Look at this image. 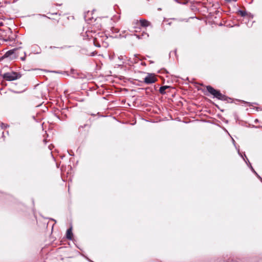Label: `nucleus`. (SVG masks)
Wrapping results in <instances>:
<instances>
[{"label": "nucleus", "mask_w": 262, "mask_h": 262, "mask_svg": "<svg viewBox=\"0 0 262 262\" xmlns=\"http://www.w3.org/2000/svg\"><path fill=\"white\" fill-rule=\"evenodd\" d=\"M21 74L16 72H7L3 74V77L7 81H13L20 78Z\"/></svg>", "instance_id": "1"}, {"label": "nucleus", "mask_w": 262, "mask_h": 262, "mask_svg": "<svg viewBox=\"0 0 262 262\" xmlns=\"http://www.w3.org/2000/svg\"><path fill=\"white\" fill-rule=\"evenodd\" d=\"M207 91L214 97H215L220 100H224L225 96L223 95L219 91L214 89L211 86L208 85L206 86Z\"/></svg>", "instance_id": "2"}, {"label": "nucleus", "mask_w": 262, "mask_h": 262, "mask_svg": "<svg viewBox=\"0 0 262 262\" xmlns=\"http://www.w3.org/2000/svg\"><path fill=\"white\" fill-rule=\"evenodd\" d=\"M157 80L155 75L153 74H148L144 78V82L147 84L155 83Z\"/></svg>", "instance_id": "3"}, {"label": "nucleus", "mask_w": 262, "mask_h": 262, "mask_svg": "<svg viewBox=\"0 0 262 262\" xmlns=\"http://www.w3.org/2000/svg\"><path fill=\"white\" fill-rule=\"evenodd\" d=\"M73 233L72 228H69L67 230L66 233V237L68 239L71 240L72 239Z\"/></svg>", "instance_id": "4"}, {"label": "nucleus", "mask_w": 262, "mask_h": 262, "mask_svg": "<svg viewBox=\"0 0 262 262\" xmlns=\"http://www.w3.org/2000/svg\"><path fill=\"white\" fill-rule=\"evenodd\" d=\"M140 23L141 26L144 27H147L150 25V23L146 19H141Z\"/></svg>", "instance_id": "5"}, {"label": "nucleus", "mask_w": 262, "mask_h": 262, "mask_svg": "<svg viewBox=\"0 0 262 262\" xmlns=\"http://www.w3.org/2000/svg\"><path fill=\"white\" fill-rule=\"evenodd\" d=\"M169 88V86H163L160 88L159 92L161 94H165L166 93L165 90Z\"/></svg>", "instance_id": "6"}, {"label": "nucleus", "mask_w": 262, "mask_h": 262, "mask_svg": "<svg viewBox=\"0 0 262 262\" xmlns=\"http://www.w3.org/2000/svg\"><path fill=\"white\" fill-rule=\"evenodd\" d=\"M97 37H94V41H93V42H94V45H95V46H96V47H100V46H100V43H96V40H97Z\"/></svg>", "instance_id": "7"}, {"label": "nucleus", "mask_w": 262, "mask_h": 262, "mask_svg": "<svg viewBox=\"0 0 262 262\" xmlns=\"http://www.w3.org/2000/svg\"><path fill=\"white\" fill-rule=\"evenodd\" d=\"M14 51H16V49H14L13 50H10V51H8L6 53V55H7V56H8L9 55L13 53Z\"/></svg>", "instance_id": "8"}, {"label": "nucleus", "mask_w": 262, "mask_h": 262, "mask_svg": "<svg viewBox=\"0 0 262 262\" xmlns=\"http://www.w3.org/2000/svg\"><path fill=\"white\" fill-rule=\"evenodd\" d=\"M1 126L2 127V128L4 129V128H6L8 127H9V125L7 124L1 123Z\"/></svg>", "instance_id": "9"}, {"label": "nucleus", "mask_w": 262, "mask_h": 262, "mask_svg": "<svg viewBox=\"0 0 262 262\" xmlns=\"http://www.w3.org/2000/svg\"><path fill=\"white\" fill-rule=\"evenodd\" d=\"M239 13L242 16H245L246 14V12L243 11H239Z\"/></svg>", "instance_id": "10"}, {"label": "nucleus", "mask_w": 262, "mask_h": 262, "mask_svg": "<svg viewBox=\"0 0 262 262\" xmlns=\"http://www.w3.org/2000/svg\"><path fill=\"white\" fill-rule=\"evenodd\" d=\"M227 3H231V2H236L237 0H224Z\"/></svg>", "instance_id": "11"}, {"label": "nucleus", "mask_w": 262, "mask_h": 262, "mask_svg": "<svg viewBox=\"0 0 262 262\" xmlns=\"http://www.w3.org/2000/svg\"><path fill=\"white\" fill-rule=\"evenodd\" d=\"M26 59V55H25L24 56L20 57V59L23 61H24Z\"/></svg>", "instance_id": "12"}, {"label": "nucleus", "mask_w": 262, "mask_h": 262, "mask_svg": "<svg viewBox=\"0 0 262 262\" xmlns=\"http://www.w3.org/2000/svg\"><path fill=\"white\" fill-rule=\"evenodd\" d=\"M56 47H54V46H50L49 47L50 49H54V48H56Z\"/></svg>", "instance_id": "13"}]
</instances>
